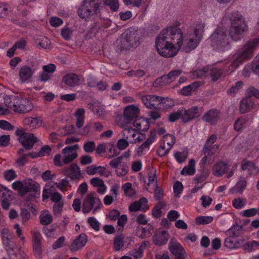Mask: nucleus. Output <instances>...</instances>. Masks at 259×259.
Listing matches in <instances>:
<instances>
[{
	"mask_svg": "<svg viewBox=\"0 0 259 259\" xmlns=\"http://www.w3.org/2000/svg\"><path fill=\"white\" fill-rule=\"evenodd\" d=\"M165 205V204L163 202H158L152 209L151 215L154 218H160L162 215L161 209Z\"/></svg>",
	"mask_w": 259,
	"mask_h": 259,
	"instance_id": "nucleus-41",
	"label": "nucleus"
},
{
	"mask_svg": "<svg viewBox=\"0 0 259 259\" xmlns=\"http://www.w3.org/2000/svg\"><path fill=\"white\" fill-rule=\"evenodd\" d=\"M259 76V54L256 56L252 63L247 64L242 71V74L245 76H248L251 72Z\"/></svg>",
	"mask_w": 259,
	"mask_h": 259,
	"instance_id": "nucleus-20",
	"label": "nucleus"
},
{
	"mask_svg": "<svg viewBox=\"0 0 259 259\" xmlns=\"http://www.w3.org/2000/svg\"><path fill=\"white\" fill-rule=\"evenodd\" d=\"M90 184L94 187L97 188L98 193L103 195L107 190V186L105 184L104 181L98 177H94L91 179Z\"/></svg>",
	"mask_w": 259,
	"mask_h": 259,
	"instance_id": "nucleus-26",
	"label": "nucleus"
},
{
	"mask_svg": "<svg viewBox=\"0 0 259 259\" xmlns=\"http://www.w3.org/2000/svg\"><path fill=\"white\" fill-rule=\"evenodd\" d=\"M183 45L182 30L178 27H170L158 35L155 46L160 56L171 58L177 55Z\"/></svg>",
	"mask_w": 259,
	"mask_h": 259,
	"instance_id": "nucleus-2",
	"label": "nucleus"
},
{
	"mask_svg": "<svg viewBox=\"0 0 259 259\" xmlns=\"http://www.w3.org/2000/svg\"><path fill=\"white\" fill-rule=\"evenodd\" d=\"M157 185V180L155 173H151L148 176V186L149 190L154 189Z\"/></svg>",
	"mask_w": 259,
	"mask_h": 259,
	"instance_id": "nucleus-53",
	"label": "nucleus"
},
{
	"mask_svg": "<svg viewBox=\"0 0 259 259\" xmlns=\"http://www.w3.org/2000/svg\"><path fill=\"white\" fill-rule=\"evenodd\" d=\"M247 180L245 178L240 177L235 185L230 189L231 194H242L247 187Z\"/></svg>",
	"mask_w": 259,
	"mask_h": 259,
	"instance_id": "nucleus-27",
	"label": "nucleus"
},
{
	"mask_svg": "<svg viewBox=\"0 0 259 259\" xmlns=\"http://www.w3.org/2000/svg\"><path fill=\"white\" fill-rule=\"evenodd\" d=\"M203 119L210 124H215L219 119L218 112L216 110H210L203 115Z\"/></svg>",
	"mask_w": 259,
	"mask_h": 259,
	"instance_id": "nucleus-35",
	"label": "nucleus"
},
{
	"mask_svg": "<svg viewBox=\"0 0 259 259\" xmlns=\"http://www.w3.org/2000/svg\"><path fill=\"white\" fill-rule=\"evenodd\" d=\"M117 124L122 128L123 130L128 128L127 125L131 121L128 119H125L124 116L123 117L121 116H117L115 119Z\"/></svg>",
	"mask_w": 259,
	"mask_h": 259,
	"instance_id": "nucleus-51",
	"label": "nucleus"
},
{
	"mask_svg": "<svg viewBox=\"0 0 259 259\" xmlns=\"http://www.w3.org/2000/svg\"><path fill=\"white\" fill-rule=\"evenodd\" d=\"M180 70H175L171 71L168 74L163 75L157 78L154 82L155 87H162L176 80V79L181 74Z\"/></svg>",
	"mask_w": 259,
	"mask_h": 259,
	"instance_id": "nucleus-14",
	"label": "nucleus"
},
{
	"mask_svg": "<svg viewBox=\"0 0 259 259\" xmlns=\"http://www.w3.org/2000/svg\"><path fill=\"white\" fill-rule=\"evenodd\" d=\"M102 206L99 198L95 196V193L89 194L84 199L82 204V211L88 213L93 210L94 213H96Z\"/></svg>",
	"mask_w": 259,
	"mask_h": 259,
	"instance_id": "nucleus-10",
	"label": "nucleus"
},
{
	"mask_svg": "<svg viewBox=\"0 0 259 259\" xmlns=\"http://www.w3.org/2000/svg\"><path fill=\"white\" fill-rule=\"evenodd\" d=\"M86 172L91 176L99 175L102 176L108 177L110 175V172L106 170V168L102 166H96V165H91L87 167Z\"/></svg>",
	"mask_w": 259,
	"mask_h": 259,
	"instance_id": "nucleus-23",
	"label": "nucleus"
},
{
	"mask_svg": "<svg viewBox=\"0 0 259 259\" xmlns=\"http://www.w3.org/2000/svg\"><path fill=\"white\" fill-rule=\"evenodd\" d=\"M195 172V162L191 159L188 164L185 166L181 171L182 175H192Z\"/></svg>",
	"mask_w": 259,
	"mask_h": 259,
	"instance_id": "nucleus-39",
	"label": "nucleus"
},
{
	"mask_svg": "<svg viewBox=\"0 0 259 259\" xmlns=\"http://www.w3.org/2000/svg\"><path fill=\"white\" fill-rule=\"evenodd\" d=\"M41 236L40 233L38 231L33 232V248L35 256L37 258L40 257L41 254Z\"/></svg>",
	"mask_w": 259,
	"mask_h": 259,
	"instance_id": "nucleus-21",
	"label": "nucleus"
},
{
	"mask_svg": "<svg viewBox=\"0 0 259 259\" xmlns=\"http://www.w3.org/2000/svg\"><path fill=\"white\" fill-rule=\"evenodd\" d=\"M87 236L84 234H80L71 243L70 249L77 251L82 248L87 242Z\"/></svg>",
	"mask_w": 259,
	"mask_h": 259,
	"instance_id": "nucleus-25",
	"label": "nucleus"
},
{
	"mask_svg": "<svg viewBox=\"0 0 259 259\" xmlns=\"http://www.w3.org/2000/svg\"><path fill=\"white\" fill-rule=\"evenodd\" d=\"M122 189L126 196L131 197L135 195V192L132 188V184L130 183H126L122 186Z\"/></svg>",
	"mask_w": 259,
	"mask_h": 259,
	"instance_id": "nucleus-55",
	"label": "nucleus"
},
{
	"mask_svg": "<svg viewBox=\"0 0 259 259\" xmlns=\"http://www.w3.org/2000/svg\"><path fill=\"white\" fill-rule=\"evenodd\" d=\"M168 239V232L166 231H156L153 238V241L157 245L165 244Z\"/></svg>",
	"mask_w": 259,
	"mask_h": 259,
	"instance_id": "nucleus-28",
	"label": "nucleus"
},
{
	"mask_svg": "<svg viewBox=\"0 0 259 259\" xmlns=\"http://www.w3.org/2000/svg\"><path fill=\"white\" fill-rule=\"evenodd\" d=\"M129 143L128 140L123 137L118 140L117 147L120 150H123L128 147Z\"/></svg>",
	"mask_w": 259,
	"mask_h": 259,
	"instance_id": "nucleus-58",
	"label": "nucleus"
},
{
	"mask_svg": "<svg viewBox=\"0 0 259 259\" xmlns=\"http://www.w3.org/2000/svg\"><path fill=\"white\" fill-rule=\"evenodd\" d=\"M134 129L139 132L147 131L150 126V123L148 119L143 117H138L134 120L132 123Z\"/></svg>",
	"mask_w": 259,
	"mask_h": 259,
	"instance_id": "nucleus-24",
	"label": "nucleus"
},
{
	"mask_svg": "<svg viewBox=\"0 0 259 259\" xmlns=\"http://www.w3.org/2000/svg\"><path fill=\"white\" fill-rule=\"evenodd\" d=\"M241 169L243 170H248L251 175H256L259 172L258 168L249 161H244L241 165Z\"/></svg>",
	"mask_w": 259,
	"mask_h": 259,
	"instance_id": "nucleus-38",
	"label": "nucleus"
},
{
	"mask_svg": "<svg viewBox=\"0 0 259 259\" xmlns=\"http://www.w3.org/2000/svg\"><path fill=\"white\" fill-rule=\"evenodd\" d=\"M259 45V38L249 41L234 55V60L229 68L231 72L234 71L246 59L250 57L254 49Z\"/></svg>",
	"mask_w": 259,
	"mask_h": 259,
	"instance_id": "nucleus-3",
	"label": "nucleus"
},
{
	"mask_svg": "<svg viewBox=\"0 0 259 259\" xmlns=\"http://www.w3.org/2000/svg\"><path fill=\"white\" fill-rule=\"evenodd\" d=\"M253 104L252 100L250 98L243 99L240 103V112L242 113L246 112Z\"/></svg>",
	"mask_w": 259,
	"mask_h": 259,
	"instance_id": "nucleus-43",
	"label": "nucleus"
},
{
	"mask_svg": "<svg viewBox=\"0 0 259 259\" xmlns=\"http://www.w3.org/2000/svg\"><path fill=\"white\" fill-rule=\"evenodd\" d=\"M17 174L13 169H9L4 171V177L5 179L8 181H11L17 178Z\"/></svg>",
	"mask_w": 259,
	"mask_h": 259,
	"instance_id": "nucleus-62",
	"label": "nucleus"
},
{
	"mask_svg": "<svg viewBox=\"0 0 259 259\" xmlns=\"http://www.w3.org/2000/svg\"><path fill=\"white\" fill-rule=\"evenodd\" d=\"M153 228L149 224L145 227L138 228L136 234L141 238H146L150 237L153 232Z\"/></svg>",
	"mask_w": 259,
	"mask_h": 259,
	"instance_id": "nucleus-34",
	"label": "nucleus"
},
{
	"mask_svg": "<svg viewBox=\"0 0 259 259\" xmlns=\"http://www.w3.org/2000/svg\"><path fill=\"white\" fill-rule=\"evenodd\" d=\"M16 134L18 136L19 141L26 149H31L36 141V138L33 134L25 133L22 128L18 129Z\"/></svg>",
	"mask_w": 259,
	"mask_h": 259,
	"instance_id": "nucleus-12",
	"label": "nucleus"
},
{
	"mask_svg": "<svg viewBox=\"0 0 259 259\" xmlns=\"http://www.w3.org/2000/svg\"><path fill=\"white\" fill-rule=\"evenodd\" d=\"M176 142L175 137L174 135L167 134L164 136L163 139V144L168 147V149H170Z\"/></svg>",
	"mask_w": 259,
	"mask_h": 259,
	"instance_id": "nucleus-46",
	"label": "nucleus"
},
{
	"mask_svg": "<svg viewBox=\"0 0 259 259\" xmlns=\"http://www.w3.org/2000/svg\"><path fill=\"white\" fill-rule=\"evenodd\" d=\"M89 108L92 110L95 115L100 118H103L106 114L103 106L100 103L95 102L93 104H90L89 105Z\"/></svg>",
	"mask_w": 259,
	"mask_h": 259,
	"instance_id": "nucleus-33",
	"label": "nucleus"
},
{
	"mask_svg": "<svg viewBox=\"0 0 259 259\" xmlns=\"http://www.w3.org/2000/svg\"><path fill=\"white\" fill-rule=\"evenodd\" d=\"M124 245V237L122 235H119L116 237L114 241V249L119 251L122 249Z\"/></svg>",
	"mask_w": 259,
	"mask_h": 259,
	"instance_id": "nucleus-48",
	"label": "nucleus"
},
{
	"mask_svg": "<svg viewBox=\"0 0 259 259\" xmlns=\"http://www.w3.org/2000/svg\"><path fill=\"white\" fill-rule=\"evenodd\" d=\"M64 171L65 175L72 179H79L80 177V168L75 163L66 168Z\"/></svg>",
	"mask_w": 259,
	"mask_h": 259,
	"instance_id": "nucleus-29",
	"label": "nucleus"
},
{
	"mask_svg": "<svg viewBox=\"0 0 259 259\" xmlns=\"http://www.w3.org/2000/svg\"><path fill=\"white\" fill-rule=\"evenodd\" d=\"M149 208L148 205V200L144 197L141 198L139 201H135L131 203L128 207L129 211L136 212L142 211L145 212Z\"/></svg>",
	"mask_w": 259,
	"mask_h": 259,
	"instance_id": "nucleus-19",
	"label": "nucleus"
},
{
	"mask_svg": "<svg viewBox=\"0 0 259 259\" xmlns=\"http://www.w3.org/2000/svg\"><path fill=\"white\" fill-rule=\"evenodd\" d=\"M85 110L82 108L76 110L74 113L76 118V125L78 128H80L84 124Z\"/></svg>",
	"mask_w": 259,
	"mask_h": 259,
	"instance_id": "nucleus-37",
	"label": "nucleus"
},
{
	"mask_svg": "<svg viewBox=\"0 0 259 259\" xmlns=\"http://www.w3.org/2000/svg\"><path fill=\"white\" fill-rule=\"evenodd\" d=\"M234 171V169H230L226 163L222 161L215 163L212 169V172L214 176L221 177L223 175L226 174L227 178L232 177Z\"/></svg>",
	"mask_w": 259,
	"mask_h": 259,
	"instance_id": "nucleus-13",
	"label": "nucleus"
},
{
	"mask_svg": "<svg viewBox=\"0 0 259 259\" xmlns=\"http://www.w3.org/2000/svg\"><path fill=\"white\" fill-rule=\"evenodd\" d=\"M53 185L51 183L47 184L44 188L42 193V198L44 201L46 199H48L50 196L51 200L57 203L61 202L62 196L58 192L52 193V188Z\"/></svg>",
	"mask_w": 259,
	"mask_h": 259,
	"instance_id": "nucleus-17",
	"label": "nucleus"
},
{
	"mask_svg": "<svg viewBox=\"0 0 259 259\" xmlns=\"http://www.w3.org/2000/svg\"><path fill=\"white\" fill-rule=\"evenodd\" d=\"M18 158L16 161V165L17 167L23 166L27 162L26 154H24V150L21 149L18 152Z\"/></svg>",
	"mask_w": 259,
	"mask_h": 259,
	"instance_id": "nucleus-44",
	"label": "nucleus"
},
{
	"mask_svg": "<svg viewBox=\"0 0 259 259\" xmlns=\"http://www.w3.org/2000/svg\"><path fill=\"white\" fill-rule=\"evenodd\" d=\"M246 120L244 117L239 118L234 123V128L236 131H239L243 129L246 125Z\"/></svg>",
	"mask_w": 259,
	"mask_h": 259,
	"instance_id": "nucleus-60",
	"label": "nucleus"
},
{
	"mask_svg": "<svg viewBox=\"0 0 259 259\" xmlns=\"http://www.w3.org/2000/svg\"><path fill=\"white\" fill-rule=\"evenodd\" d=\"M123 137L126 138L130 143H137L141 142L144 138L140 132L133 128H125L123 130Z\"/></svg>",
	"mask_w": 259,
	"mask_h": 259,
	"instance_id": "nucleus-16",
	"label": "nucleus"
},
{
	"mask_svg": "<svg viewBox=\"0 0 259 259\" xmlns=\"http://www.w3.org/2000/svg\"><path fill=\"white\" fill-rule=\"evenodd\" d=\"M174 192L177 197H179L183 190V184L177 181L174 184L173 186Z\"/></svg>",
	"mask_w": 259,
	"mask_h": 259,
	"instance_id": "nucleus-64",
	"label": "nucleus"
},
{
	"mask_svg": "<svg viewBox=\"0 0 259 259\" xmlns=\"http://www.w3.org/2000/svg\"><path fill=\"white\" fill-rule=\"evenodd\" d=\"M157 138V131L156 130H151L146 141L144 142L148 146H150L156 140Z\"/></svg>",
	"mask_w": 259,
	"mask_h": 259,
	"instance_id": "nucleus-50",
	"label": "nucleus"
},
{
	"mask_svg": "<svg viewBox=\"0 0 259 259\" xmlns=\"http://www.w3.org/2000/svg\"><path fill=\"white\" fill-rule=\"evenodd\" d=\"M33 71L31 68L28 66H23L21 68L19 76L22 82L27 81L32 76Z\"/></svg>",
	"mask_w": 259,
	"mask_h": 259,
	"instance_id": "nucleus-30",
	"label": "nucleus"
},
{
	"mask_svg": "<svg viewBox=\"0 0 259 259\" xmlns=\"http://www.w3.org/2000/svg\"><path fill=\"white\" fill-rule=\"evenodd\" d=\"M104 4L108 6L112 12H116L119 8L118 0H104Z\"/></svg>",
	"mask_w": 259,
	"mask_h": 259,
	"instance_id": "nucleus-47",
	"label": "nucleus"
},
{
	"mask_svg": "<svg viewBox=\"0 0 259 259\" xmlns=\"http://www.w3.org/2000/svg\"><path fill=\"white\" fill-rule=\"evenodd\" d=\"M139 112V108L133 105L127 106L123 111V116L125 119H128L131 120L136 116H137Z\"/></svg>",
	"mask_w": 259,
	"mask_h": 259,
	"instance_id": "nucleus-31",
	"label": "nucleus"
},
{
	"mask_svg": "<svg viewBox=\"0 0 259 259\" xmlns=\"http://www.w3.org/2000/svg\"><path fill=\"white\" fill-rule=\"evenodd\" d=\"M204 28V24L201 22H197L192 26L185 42H183L185 51L189 52L197 47L202 39Z\"/></svg>",
	"mask_w": 259,
	"mask_h": 259,
	"instance_id": "nucleus-4",
	"label": "nucleus"
},
{
	"mask_svg": "<svg viewBox=\"0 0 259 259\" xmlns=\"http://www.w3.org/2000/svg\"><path fill=\"white\" fill-rule=\"evenodd\" d=\"M13 189L17 190L21 195L24 194V183L20 181H16L12 184Z\"/></svg>",
	"mask_w": 259,
	"mask_h": 259,
	"instance_id": "nucleus-59",
	"label": "nucleus"
},
{
	"mask_svg": "<svg viewBox=\"0 0 259 259\" xmlns=\"http://www.w3.org/2000/svg\"><path fill=\"white\" fill-rule=\"evenodd\" d=\"M99 0H84L82 5L78 10L80 17L86 20L90 19L100 13Z\"/></svg>",
	"mask_w": 259,
	"mask_h": 259,
	"instance_id": "nucleus-7",
	"label": "nucleus"
},
{
	"mask_svg": "<svg viewBox=\"0 0 259 259\" xmlns=\"http://www.w3.org/2000/svg\"><path fill=\"white\" fill-rule=\"evenodd\" d=\"M237 226L232 227L228 230L229 236L225 240V245L230 249L239 248L242 243V239L239 237L238 233L237 232Z\"/></svg>",
	"mask_w": 259,
	"mask_h": 259,
	"instance_id": "nucleus-11",
	"label": "nucleus"
},
{
	"mask_svg": "<svg viewBox=\"0 0 259 259\" xmlns=\"http://www.w3.org/2000/svg\"><path fill=\"white\" fill-rule=\"evenodd\" d=\"M24 126L28 130H33L40 127L42 121L38 116H29L25 118L23 121Z\"/></svg>",
	"mask_w": 259,
	"mask_h": 259,
	"instance_id": "nucleus-18",
	"label": "nucleus"
},
{
	"mask_svg": "<svg viewBox=\"0 0 259 259\" xmlns=\"http://www.w3.org/2000/svg\"><path fill=\"white\" fill-rule=\"evenodd\" d=\"M1 236L10 259H26V253L21 249V247L12 243L11 237L8 229L4 228L2 230Z\"/></svg>",
	"mask_w": 259,
	"mask_h": 259,
	"instance_id": "nucleus-5",
	"label": "nucleus"
},
{
	"mask_svg": "<svg viewBox=\"0 0 259 259\" xmlns=\"http://www.w3.org/2000/svg\"><path fill=\"white\" fill-rule=\"evenodd\" d=\"M53 221V217L50 212L47 210H43L40 215V221L42 225L50 224Z\"/></svg>",
	"mask_w": 259,
	"mask_h": 259,
	"instance_id": "nucleus-40",
	"label": "nucleus"
},
{
	"mask_svg": "<svg viewBox=\"0 0 259 259\" xmlns=\"http://www.w3.org/2000/svg\"><path fill=\"white\" fill-rule=\"evenodd\" d=\"M109 164L115 169V172L118 177L125 176L128 172L127 165L125 163L120 162V158L113 159L110 161Z\"/></svg>",
	"mask_w": 259,
	"mask_h": 259,
	"instance_id": "nucleus-15",
	"label": "nucleus"
},
{
	"mask_svg": "<svg viewBox=\"0 0 259 259\" xmlns=\"http://www.w3.org/2000/svg\"><path fill=\"white\" fill-rule=\"evenodd\" d=\"M24 194L27 192L33 191L35 193V197L40 195L39 185L32 179H26L23 181Z\"/></svg>",
	"mask_w": 259,
	"mask_h": 259,
	"instance_id": "nucleus-22",
	"label": "nucleus"
},
{
	"mask_svg": "<svg viewBox=\"0 0 259 259\" xmlns=\"http://www.w3.org/2000/svg\"><path fill=\"white\" fill-rule=\"evenodd\" d=\"M10 97L12 111L20 113H25L33 109V105L30 100L19 96H12Z\"/></svg>",
	"mask_w": 259,
	"mask_h": 259,
	"instance_id": "nucleus-8",
	"label": "nucleus"
},
{
	"mask_svg": "<svg viewBox=\"0 0 259 259\" xmlns=\"http://www.w3.org/2000/svg\"><path fill=\"white\" fill-rule=\"evenodd\" d=\"M88 222L94 230L96 231L99 230L100 223L94 217H90L88 218Z\"/></svg>",
	"mask_w": 259,
	"mask_h": 259,
	"instance_id": "nucleus-63",
	"label": "nucleus"
},
{
	"mask_svg": "<svg viewBox=\"0 0 259 259\" xmlns=\"http://www.w3.org/2000/svg\"><path fill=\"white\" fill-rule=\"evenodd\" d=\"M88 84L89 86L91 87H95L96 85L98 86V88L101 90H105L106 89V85L105 83L103 82H100L99 83H97L96 81H95L94 78L92 77L90 78L88 80Z\"/></svg>",
	"mask_w": 259,
	"mask_h": 259,
	"instance_id": "nucleus-57",
	"label": "nucleus"
},
{
	"mask_svg": "<svg viewBox=\"0 0 259 259\" xmlns=\"http://www.w3.org/2000/svg\"><path fill=\"white\" fill-rule=\"evenodd\" d=\"M259 246L258 241H252L245 243L243 246L244 249L248 252L255 250Z\"/></svg>",
	"mask_w": 259,
	"mask_h": 259,
	"instance_id": "nucleus-49",
	"label": "nucleus"
},
{
	"mask_svg": "<svg viewBox=\"0 0 259 259\" xmlns=\"http://www.w3.org/2000/svg\"><path fill=\"white\" fill-rule=\"evenodd\" d=\"M213 218L211 216H200L196 219L197 224L200 225H206L211 223Z\"/></svg>",
	"mask_w": 259,
	"mask_h": 259,
	"instance_id": "nucleus-54",
	"label": "nucleus"
},
{
	"mask_svg": "<svg viewBox=\"0 0 259 259\" xmlns=\"http://www.w3.org/2000/svg\"><path fill=\"white\" fill-rule=\"evenodd\" d=\"M142 101L145 106L152 109L157 104H163L165 107L174 106V101L169 98H162L155 95H146L143 97Z\"/></svg>",
	"mask_w": 259,
	"mask_h": 259,
	"instance_id": "nucleus-9",
	"label": "nucleus"
},
{
	"mask_svg": "<svg viewBox=\"0 0 259 259\" xmlns=\"http://www.w3.org/2000/svg\"><path fill=\"white\" fill-rule=\"evenodd\" d=\"M78 149V146L77 144L64 148L62 150L63 157L60 154H57L55 156L54 159L55 164L61 166L71 162L77 157L76 150Z\"/></svg>",
	"mask_w": 259,
	"mask_h": 259,
	"instance_id": "nucleus-6",
	"label": "nucleus"
},
{
	"mask_svg": "<svg viewBox=\"0 0 259 259\" xmlns=\"http://www.w3.org/2000/svg\"><path fill=\"white\" fill-rule=\"evenodd\" d=\"M4 104H0V115H6L9 114L11 111V97L6 96L3 98Z\"/></svg>",
	"mask_w": 259,
	"mask_h": 259,
	"instance_id": "nucleus-36",
	"label": "nucleus"
},
{
	"mask_svg": "<svg viewBox=\"0 0 259 259\" xmlns=\"http://www.w3.org/2000/svg\"><path fill=\"white\" fill-rule=\"evenodd\" d=\"M180 111L181 112V119L183 122H186L193 119L188 110H186L184 108H181Z\"/></svg>",
	"mask_w": 259,
	"mask_h": 259,
	"instance_id": "nucleus-61",
	"label": "nucleus"
},
{
	"mask_svg": "<svg viewBox=\"0 0 259 259\" xmlns=\"http://www.w3.org/2000/svg\"><path fill=\"white\" fill-rule=\"evenodd\" d=\"M217 140V136L214 135H211L207 140L205 145L204 147V151L206 154L207 152L210 150L211 145L214 143Z\"/></svg>",
	"mask_w": 259,
	"mask_h": 259,
	"instance_id": "nucleus-56",
	"label": "nucleus"
},
{
	"mask_svg": "<svg viewBox=\"0 0 259 259\" xmlns=\"http://www.w3.org/2000/svg\"><path fill=\"white\" fill-rule=\"evenodd\" d=\"M248 30V27L244 18L240 15L232 19L229 30L221 23L209 37L210 45L212 49L218 52H224L231 49V44L227 37L228 32L231 38L234 41L239 40L243 32Z\"/></svg>",
	"mask_w": 259,
	"mask_h": 259,
	"instance_id": "nucleus-1",
	"label": "nucleus"
},
{
	"mask_svg": "<svg viewBox=\"0 0 259 259\" xmlns=\"http://www.w3.org/2000/svg\"><path fill=\"white\" fill-rule=\"evenodd\" d=\"M247 203V200L245 198L237 197L232 201L233 207L237 209L243 208Z\"/></svg>",
	"mask_w": 259,
	"mask_h": 259,
	"instance_id": "nucleus-45",
	"label": "nucleus"
},
{
	"mask_svg": "<svg viewBox=\"0 0 259 259\" xmlns=\"http://www.w3.org/2000/svg\"><path fill=\"white\" fill-rule=\"evenodd\" d=\"M149 146L144 142L138 148L135 149V152L138 156H142L146 154L149 150Z\"/></svg>",
	"mask_w": 259,
	"mask_h": 259,
	"instance_id": "nucleus-52",
	"label": "nucleus"
},
{
	"mask_svg": "<svg viewBox=\"0 0 259 259\" xmlns=\"http://www.w3.org/2000/svg\"><path fill=\"white\" fill-rule=\"evenodd\" d=\"M169 249L171 253L175 255H179L186 252L182 246L178 242H175L171 244L169 247Z\"/></svg>",
	"mask_w": 259,
	"mask_h": 259,
	"instance_id": "nucleus-42",
	"label": "nucleus"
},
{
	"mask_svg": "<svg viewBox=\"0 0 259 259\" xmlns=\"http://www.w3.org/2000/svg\"><path fill=\"white\" fill-rule=\"evenodd\" d=\"M63 80L67 85L74 87L79 84L80 79L75 74H68L64 76Z\"/></svg>",
	"mask_w": 259,
	"mask_h": 259,
	"instance_id": "nucleus-32",
	"label": "nucleus"
}]
</instances>
